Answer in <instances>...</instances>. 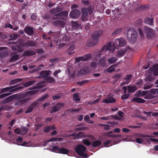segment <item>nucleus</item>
I'll use <instances>...</instances> for the list:
<instances>
[{
  "instance_id": "51",
  "label": "nucleus",
  "mask_w": 158,
  "mask_h": 158,
  "mask_svg": "<svg viewBox=\"0 0 158 158\" xmlns=\"http://www.w3.org/2000/svg\"><path fill=\"white\" fill-rule=\"evenodd\" d=\"M130 94L128 93L127 94H123L121 96V98L123 100L127 99L129 97Z\"/></svg>"
},
{
  "instance_id": "9",
  "label": "nucleus",
  "mask_w": 158,
  "mask_h": 158,
  "mask_svg": "<svg viewBox=\"0 0 158 158\" xmlns=\"http://www.w3.org/2000/svg\"><path fill=\"white\" fill-rule=\"evenodd\" d=\"M90 6H90L88 8H82L81 9L82 15L87 16L89 12V15L92 14L93 13V9L91 7H90Z\"/></svg>"
},
{
  "instance_id": "43",
  "label": "nucleus",
  "mask_w": 158,
  "mask_h": 158,
  "mask_svg": "<svg viewBox=\"0 0 158 158\" xmlns=\"http://www.w3.org/2000/svg\"><path fill=\"white\" fill-rule=\"evenodd\" d=\"M45 80L47 82L50 83H53L55 81V80L51 77H47Z\"/></svg>"
},
{
  "instance_id": "35",
  "label": "nucleus",
  "mask_w": 158,
  "mask_h": 158,
  "mask_svg": "<svg viewBox=\"0 0 158 158\" xmlns=\"http://www.w3.org/2000/svg\"><path fill=\"white\" fill-rule=\"evenodd\" d=\"M102 142L101 141L98 140L94 141L92 144V146L93 147H95L101 145Z\"/></svg>"
},
{
  "instance_id": "50",
  "label": "nucleus",
  "mask_w": 158,
  "mask_h": 158,
  "mask_svg": "<svg viewBox=\"0 0 158 158\" xmlns=\"http://www.w3.org/2000/svg\"><path fill=\"white\" fill-rule=\"evenodd\" d=\"M154 79V78L151 75H148L145 78L146 81H152Z\"/></svg>"
},
{
  "instance_id": "20",
  "label": "nucleus",
  "mask_w": 158,
  "mask_h": 158,
  "mask_svg": "<svg viewBox=\"0 0 158 158\" xmlns=\"http://www.w3.org/2000/svg\"><path fill=\"white\" fill-rule=\"evenodd\" d=\"M144 22L150 25H154V19L152 18L148 17L145 19Z\"/></svg>"
},
{
  "instance_id": "8",
  "label": "nucleus",
  "mask_w": 158,
  "mask_h": 158,
  "mask_svg": "<svg viewBox=\"0 0 158 158\" xmlns=\"http://www.w3.org/2000/svg\"><path fill=\"white\" fill-rule=\"evenodd\" d=\"M80 11L77 9H74L72 10L69 14V16L72 18H76L80 15Z\"/></svg>"
},
{
  "instance_id": "49",
  "label": "nucleus",
  "mask_w": 158,
  "mask_h": 158,
  "mask_svg": "<svg viewBox=\"0 0 158 158\" xmlns=\"http://www.w3.org/2000/svg\"><path fill=\"white\" fill-rule=\"evenodd\" d=\"M39 101H38V100H37L36 101L34 102H33L32 103L31 105V106L33 107H38V105L39 104Z\"/></svg>"
},
{
  "instance_id": "60",
  "label": "nucleus",
  "mask_w": 158,
  "mask_h": 158,
  "mask_svg": "<svg viewBox=\"0 0 158 158\" xmlns=\"http://www.w3.org/2000/svg\"><path fill=\"white\" fill-rule=\"evenodd\" d=\"M134 95L138 97H142V92L141 90H139L136 92Z\"/></svg>"
},
{
  "instance_id": "25",
  "label": "nucleus",
  "mask_w": 158,
  "mask_h": 158,
  "mask_svg": "<svg viewBox=\"0 0 158 158\" xmlns=\"http://www.w3.org/2000/svg\"><path fill=\"white\" fill-rule=\"evenodd\" d=\"M49 75V73L48 70L43 71L40 72L39 77L40 78H44L48 76Z\"/></svg>"
},
{
  "instance_id": "41",
  "label": "nucleus",
  "mask_w": 158,
  "mask_h": 158,
  "mask_svg": "<svg viewBox=\"0 0 158 158\" xmlns=\"http://www.w3.org/2000/svg\"><path fill=\"white\" fill-rule=\"evenodd\" d=\"M31 99V98H26L24 99L19 100V101L21 104V105H23L26 102H27L28 100Z\"/></svg>"
},
{
  "instance_id": "13",
  "label": "nucleus",
  "mask_w": 158,
  "mask_h": 158,
  "mask_svg": "<svg viewBox=\"0 0 158 158\" xmlns=\"http://www.w3.org/2000/svg\"><path fill=\"white\" fill-rule=\"evenodd\" d=\"M116 101V99L114 97L108 96L107 98H104L102 100V102L103 103L108 104L114 103Z\"/></svg>"
},
{
  "instance_id": "47",
  "label": "nucleus",
  "mask_w": 158,
  "mask_h": 158,
  "mask_svg": "<svg viewBox=\"0 0 158 158\" xmlns=\"http://www.w3.org/2000/svg\"><path fill=\"white\" fill-rule=\"evenodd\" d=\"M24 87V86H20L19 87L17 88H15V89H12L10 90V93H9L10 94H11L12 92H13L15 91H16L18 90L21 89H23V88Z\"/></svg>"
},
{
  "instance_id": "19",
  "label": "nucleus",
  "mask_w": 158,
  "mask_h": 158,
  "mask_svg": "<svg viewBox=\"0 0 158 158\" xmlns=\"http://www.w3.org/2000/svg\"><path fill=\"white\" fill-rule=\"evenodd\" d=\"M132 77V75L131 74H128L126 75L124 79L126 81L125 82H123V85L128 84L130 81Z\"/></svg>"
},
{
  "instance_id": "44",
  "label": "nucleus",
  "mask_w": 158,
  "mask_h": 158,
  "mask_svg": "<svg viewBox=\"0 0 158 158\" xmlns=\"http://www.w3.org/2000/svg\"><path fill=\"white\" fill-rule=\"evenodd\" d=\"M113 43L114 46L120 47V39H117L114 40Z\"/></svg>"
},
{
  "instance_id": "52",
  "label": "nucleus",
  "mask_w": 158,
  "mask_h": 158,
  "mask_svg": "<svg viewBox=\"0 0 158 158\" xmlns=\"http://www.w3.org/2000/svg\"><path fill=\"white\" fill-rule=\"evenodd\" d=\"M60 148L59 147L57 146H55L53 147L52 148V150L53 152H56L57 153L59 152V150H60Z\"/></svg>"
},
{
  "instance_id": "36",
  "label": "nucleus",
  "mask_w": 158,
  "mask_h": 158,
  "mask_svg": "<svg viewBox=\"0 0 158 158\" xmlns=\"http://www.w3.org/2000/svg\"><path fill=\"white\" fill-rule=\"evenodd\" d=\"M91 57L90 54H88L85 55L84 56H82V61H86L89 59Z\"/></svg>"
},
{
  "instance_id": "59",
  "label": "nucleus",
  "mask_w": 158,
  "mask_h": 158,
  "mask_svg": "<svg viewBox=\"0 0 158 158\" xmlns=\"http://www.w3.org/2000/svg\"><path fill=\"white\" fill-rule=\"evenodd\" d=\"M48 96V94H45L43 96H42L40 98L38 99V101H42L47 98Z\"/></svg>"
},
{
  "instance_id": "63",
  "label": "nucleus",
  "mask_w": 158,
  "mask_h": 158,
  "mask_svg": "<svg viewBox=\"0 0 158 158\" xmlns=\"http://www.w3.org/2000/svg\"><path fill=\"white\" fill-rule=\"evenodd\" d=\"M14 132L15 133L18 134H20L21 135V129L19 128H16L15 129Z\"/></svg>"
},
{
  "instance_id": "1",
  "label": "nucleus",
  "mask_w": 158,
  "mask_h": 158,
  "mask_svg": "<svg viewBox=\"0 0 158 158\" xmlns=\"http://www.w3.org/2000/svg\"><path fill=\"white\" fill-rule=\"evenodd\" d=\"M105 50V54L106 55H113V52L114 51V47H112L110 42V43L107 46L106 45L104 46L101 49L100 53H98L97 56L98 57H101L102 55V53Z\"/></svg>"
},
{
  "instance_id": "24",
  "label": "nucleus",
  "mask_w": 158,
  "mask_h": 158,
  "mask_svg": "<svg viewBox=\"0 0 158 158\" xmlns=\"http://www.w3.org/2000/svg\"><path fill=\"white\" fill-rule=\"evenodd\" d=\"M73 100L76 103H78L80 101V98L79 96V93H76L73 95Z\"/></svg>"
},
{
  "instance_id": "29",
  "label": "nucleus",
  "mask_w": 158,
  "mask_h": 158,
  "mask_svg": "<svg viewBox=\"0 0 158 158\" xmlns=\"http://www.w3.org/2000/svg\"><path fill=\"white\" fill-rule=\"evenodd\" d=\"M106 58L105 56L103 57L100 59L99 61V64L102 67H104L106 66V63L105 62Z\"/></svg>"
},
{
  "instance_id": "16",
  "label": "nucleus",
  "mask_w": 158,
  "mask_h": 158,
  "mask_svg": "<svg viewBox=\"0 0 158 158\" xmlns=\"http://www.w3.org/2000/svg\"><path fill=\"white\" fill-rule=\"evenodd\" d=\"M14 99H15V94H14L3 99L2 101V103L5 104L10 102Z\"/></svg>"
},
{
  "instance_id": "28",
  "label": "nucleus",
  "mask_w": 158,
  "mask_h": 158,
  "mask_svg": "<svg viewBox=\"0 0 158 158\" xmlns=\"http://www.w3.org/2000/svg\"><path fill=\"white\" fill-rule=\"evenodd\" d=\"M22 80V78H17L14 79L10 81L9 83V85H13L14 84L20 82Z\"/></svg>"
},
{
  "instance_id": "42",
  "label": "nucleus",
  "mask_w": 158,
  "mask_h": 158,
  "mask_svg": "<svg viewBox=\"0 0 158 158\" xmlns=\"http://www.w3.org/2000/svg\"><path fill=\"white\" fill-rule=\"evenodd\" d=\"M21 135H24L27 132L28 129L25 127H23L21 129Z\"/></svg>"
},
{
  "instance_id": "12",
  "label": "nucleus",
  "mask_w": 158,
  "mask_h": 158,
  "mask_svg": "<svg viewBox=\"0 0 158 158\" xmlns=\"http://www.w3.org/2000/svg\"><path fill=\"white\" fill-rule=\"evenodd\" d=\"M62 8L59 6H57L56 7H54L51 9L50 10V12L52 14L54 15L57 13H59L63 10Z\"/></svg>"
},
{
  "instance_id": "53",
  "label": "nucleus",
  "mask_w": 158,
  "mask_h": 158,
  "mask_svg": "<svg viewBox=\"0 0 158 158\" xmlns=\"http://www.w3.org/2000/svg\"><path fill=\"white\" fill-rule=\"evenodd\" d=\"M7 55L6 52L4 51L0 52V58L2 59L4 58Z\"/></svg>"
},
{
  "instance_id": "5",
  "label": "nucleus",
  "mask_w": 158,
  "mask_h": 158,
  "mask_svg": "<svg viewBox=\"0 0 158 158\" xmlns=\"http://www.w3.org/2000/svg\"><path fill=\"white\" fill-rule=\"evenodd\" d=\"M68 13L69 12L67 10L62 11L59 13L55 14L54 16L57 17L58 19L65 20L66 19L65 18L67 17Z\"/></svg>"
},
{
  "instance_id": "18",
  "label": "nucleus",
  "mask_w": 158,
  "mask_h": 158,
  "mask_svg": "<svg viewBox=\"0 0 158 158\" xmlns=\"http://www.w3.org/2000/svg\"><path fill=\"white\" fill-rule=\"evenodd\" d=\"M98 41L92 39L89 40L87 41V45L88 46L92 47L97 44L98 43Z\"/></svg>"
},
{
  "instance_id": "21",
  "label": "nucleus",
  "mask_w": 158,
  "mask_h": 158,
  "mask_svg": "<svg viewBox=\"0 0 158 158\" xmlns=\"http://www.w3.org/2000/svg\"><path fill=\"white\" fill-rule=\"evenodd\" d=\"M132 102L137 103H143L145 102V100L139 97H134L132 99Z\"/></svg>"
},
{
  "instance_id": "22",
  "label": "nucleus",
  "mask_w": 158,
  "mask_h": 158,
  "mask_svg": "<svg viewBox=\"0 0 158 158\" xmlns=\"http://www.w3.org/2000/svg\"><path fill=\"white\" fill-rule=\"evenodd\" d=\"M127 88L129 94L133 93L137 89L136 86H130V85L127 86Z\"/></svg>"
},
{
  "instance_id": "58",
  "label": "nucleus",
  "mask_w": 158,
  "mask_h": 158,
  "mask_svg": "<svg viewBox=\"0 0 158 158\" xmlns=\"http://www.w3.org/2000/svg\"><path fill=\"white\" fill-rule=\"evenodd\" d=\"M51 129V127L50 126H47L45 127L44 131L45 133L48 132Z\"/></svg>"
},
{
  "instance_id": "30",
  "label": "nucleus",
  "mask_w": 158,
  "mask_h": 158,
  "mask_svg": "<svg viewBox=\"0 0 158 158\" xmlns=\"http://www.w3.org/2000/svg\"><path fill=\"white\" fill-rule=\"evenodd\" d=\"M37 44L34 42L28 41L26 42L25 44V45L27 47H35L36 46Z\"/></svg>"
},
{
  "instance_id": "7",
  "label": "nucleus",
  "mask_w": 158,
  "mask_h": 158,
  "mask_svg": "<svg viewBox=\"0 0 158 158\" xmlns=\"http://www.w3.org/2000/svg\"><path fill=\"white\" fill-rule=\"evenodd\" d=\"M64 106V104L62 103H58L56 106H53L52 107V110L50 111V113H52L59 110Z\"/></svg>"
},
{
  "instance_id": "38",
  "label": "nucleus",
  "mask_w": 158,
  "mask_h": 158,
  "mask_svg": "<svg viewBox=\"0 0 158 158\" xmlns=\"http://www.w3.org/2000/svg\"><path fill=\"white\" fill-rule=\"evenodd\" d=\"M89 82V80H82L81 81H78L77 82V84L79 85L80 86L85 85L86 84L88 83Z\"/></svg>"
},
{
  "instance_id": "2",
  "label": "nucleus",
  "mask_w": 158,
  "mask_h": 158,
  "mask_svg": "<svg viewBox=\"0 0 158 158\" xmlns=\"http://www.w3.org/2000/svg\"><path fill=\"white\" fill-rule=\"evenodd\" d=\"M86 150V148L81 144L77 145L75 147V150L76 152L84 158H87L88 157L87 154L84 153Z\"/></svg>"
},
{
  "instance_id": "40",
  "label": "nucleus",
  "mask_w": 158,
  "mask_h": 158,
  "mask_svg": "<svg viewBox=\"0 0 158 158\" xmlns=\"http://www.w3.org/2000/svg\"><path fill=\"white\" fill-rule=\"evenodd\" d=\"M19 59V55L18 54L12 56V57L10 59V62L16 61Z\"/></svg>"
},
{
  "instance_id": "27",
  "label": "nucleus",
  "mask_w": 158,
  "mask_h": 158,
  "mask_svg": "<svg viewBox=\"0 0 158 158\" xmlns=\"http://www.w3.org/2000/svg\"><path fill=\"white\" fill-rule=\"evenodd\" d=\"M35 81L34 80L29 81L25 83H23V85L25 87H27L33 85L35 82Z\"/></svg>"
},
{
  "instance_id": "55",
  "label": "nucleus",
  "mask_w": 158,
  "mask_h": 158,
  "mask_svg": "<svg viewBox=\"0 0 158 158\" xmlns=\"http://www.w3.org/2000/svg\"><path fill=\"white\" fill-rule=\"evenodd\" d=\"M115 71V69L113 67V66L111 65L107 69V71L109 73H111Z\"/></svg>"
},
{
  "instance_id": "26",
  "label": "nucleus",
  "mask_w": 158,
  "mask_h": 158,
  "mask_svg": "<svg viewBox=\"0 0 158 158\" xmlns=\"http://www.w3.org/2000/svg\"><path fill=\"white\" fill-rule=\"evenodd\" d=\"M72 28L74 30H76L80 27L81 25L76 21H72L71 22Z\"/></svg>"
},
{
  "instance_id": "17",
  "label": "nucleus",
  "mask_w": 158,
  "mask_h": 158,
  "mask_svg": "<svg viewBox=\"0 0 158 158\" xmlns=\"http://www.w3.org/2000/svg\"><path fill=\"white\" fill-rule=\"evenodd\" d=\"M150 69L152 70L153 74L154 76H158V64L153 65L152 67Z\"/></svg>"
},
{
  "instance_id": "39",
  "label": "nucleus",
  "mask_w": 158,
  "mask_h": 158,
  "mask_svg": "<svg viewBox=\"0 0 158 158\" xmlns=\"http://www.w3.org/2000/svg\"><path fill=\"white\" fill-rule=\"evenodd\" d=\"M123 30L122 28L120 27L116 29L112 33V35H115L117 34L120 32H121Z\"/></svg>"
},
{
  "instance_id": "3",
  "label": "nucleus",
  "mask_w": 158,
  "mask_h": 158,
  "mask_svg": "<svg viewBox=\"0 0 158 158\" xmlns=\"http://www.w3.org/2000/svg\"><path fill=\"white\" fill-rule=\"evenodd\" d=\"M36 93V91L32 90L23 93L15 94V99L18 100L24 99L27 98H29L27 97V96H29L30 95H34Z\"/></svg>"
},
{
  "instance_id": "46",
  "label": "nucleus",
  "mask_w": 158,
  "mask_h": 158,
  "mask_svg": "<svg viewBox=\"0 0 158 158\" xmlns=\"http://www.w3.org/2000/svg\"><path fill=\"white\" fill-rule=\"evenodd\" d=\"M120 47L123 46L126 44V42L125 40L123 38H120Z\"/></svg>"
},
{
  "instance_id": "15",
  "label": "nucleus",
  "mask_w": 158,
  "mask_h": 158,
  "mask_svg": "<svg viewBox=\"0 0 158 158\" xmlns=\"http://www.w3.org/2000/svg\"><path fill=\"white\" fill-rule=\"evenodd\" d=\"M36 52L33 50H27L25 51L23 53V56H31L35 55Z\"/></svg>"
},
{
  "instance_id": "37",
  "label": "nucleus",
  "mask_w": 158,
  "mask_h": 158,
  "mask_svg": "<svg viewBox=\"0 0 158 158\" xmlns=\"http://www.w3.org/2000/svg\"><path fill=\"white\" fill-rule=\"evenodd\" d=\"M69 152L68 150L67 149L62 148H60V150H59V152L63 154H67Z\"/></svg>"
},
{
  "instance_id": "31",
  "label": "nucleus",
  "mask_w": 158,
  "mask_h": 158,
  "mask_svg": "<svg viewBox=\"0 0 158 158\" xmlns=\"http://www.w3.org/2000/svg\"><path fill=\"white\" fill-rule=\"evenodd\" d=\"M75 48V46L74 44L70 45L69 48L68 49V54L69 55H71L74 53V50Z\"/></svg>"
},
{
  "instance_id": "64",
  "label": "nucleus",
  "mask_w": 158,
  "mask_h": 158,
  "mask_svg": "<svg viewBox=\"0 0 158 158\" xmlns=\"http://www.w3.org/2000/svg\"><path fill=\"white\" fill-rule=\"evenodd\" d=\"M33 110V108L31 106H30L28 108L27 111L25 112V114L31 112Z\"/></svg>"
},
{
  "instance_id": "57",
  "label": "nucleus",
  "mask_w": 158,
  "mask_h": 158,
  "mask_svg": "<svg viewBox=\"0 0 158 158\" xmlns=\"http://www.w3.org/2000/svg\"><path fill=\"white\" fill-rule=\"evenodd\" d=\"M83 143L87 146H89L91 144L90 142L87 139H84L83 140Z\"/></svg>"
},
{
  "instance_id": "34",
  "label": "nucleus",
  "mask_w": 158,
  "mask_h": 158,
  "mask_svg": "<svg viewBox=\"0 0 158 158\" xmlns=\"http://www.w3.org/2000/svg\"><path fill=\"white\" fill-rule=\"evenodd\" d=\"M141 137H143V138H142V139L143 140H145L147 141V142L149 144L150 143V139H149L148 138H146V137H153L152 136H150L149 135H144V134H141Z\"/></svg>"
},
{
  "instance_id": "23",
  "label": "nucleus",
  "mask_w": 158,
  "mask_h": 158,
  "mask_svg": "<svg viewBox=\"0 0 158 158\" xmlns=\"http://www.w3.org/2000/svg\"><path fill=\"white\" fill-rule=\"evenodd\" d=\"M126 51V49H121L117 52L116 56L118 57H120L124 55Z\"/></svg>"
},
{
  "instance_id": "6",
  "label": "nucleus",
  "mask_w": 158,
  "mask_h": 158,
  "mask_svg": "<svg viewBox=\"0 0 158 158\" xmlns=\"http://www.w3.org/2000/svg\"><path fill=\"white\" fill-rule=\"evenodd\" d=\"M144 29L148 38L151 37L154 35V33L152 29L149 28L147 26H145L144 27Z\"/></svg>"
},
{
  "instance_id": "10",
  "label": "nucleus",
  "mask_w": 158,
  "mask_h": 158,
  "mask_svg": "<svg viewBox=\"0 0 158 158\" xmlns=\"http://www.w3.org/2000/svg\"><path fill=\"white\" fill-rule=\"evenodd\" d=\"M24 31L26 34L29 36L32 35L34 33L33 27H31L29 26L25 27Z\"/></svg>"
},
{
  "instance_id": "14",
  "label": "nucleus",
  "mask_w": 158,
  "mask_h": 158,
  "mask_svg": "<svg viewBox=\"0 0 158 158\" xmlns=\"http://www.w3.org/2000/svg\"><path fill=\"white\" fill-rule=\"evenodd\" d=\"M55 20L52 23L56 26H59L61 27H64V23L63 21L59 20Z\"/></svg>"
},
{
  "instance_id": "56",
  "label": "nucleus",
  "mask_w": 158,
  "mask_h": 158,
  "mask_svg": "<svg viewBox=\"0 0 158 158\" xmlns=\"http://www.w3.org/2000/svg\"><path fill=\"white\" fill-rule=\"evenodd\" d=\"M101 99L100 98H98L97 99L93 101L92 102H89L88 103L90 105L94 104L98 102L101 100Z\"/></svg>"
},
{
  "instance_id": "33",
  "label": "nucleus",
  "mask_w": 158,
  "mask_h": 158,
  "mask_svg": "<svg viewBox=\"0 0 158 158\" xmlns=\"http://www.w3.org/2000/svg\"><path fill=\"white\" fill-rule=\"evenodd\" d=\"M90 118L89 116L87 115L85 116L84 117V120L87 123L89 124H93L94 123V121L92 120H90Z\"/></svg>"
},
{
  "instance_id": "62",
  "label": "nucleus",
  "mask_w": 158,
  "mask_h": 158,
  "mask_svg": "<svg viewBox=\"0 0 158 158\" xmlns=\"http://www.w3.org/2000/svg\"><path fill=\"white\" fill-rule=\"evenodd\" d=\"M10 95V93H4L0 95V99L3 98Z\"/></svg>"
},
{
  "instance_id": "4",
  "label": "nucleus",
  "mask_w": 158,
  "mask_h": 158,
  "mask_svg": "<svg viewBox=\"0 0 158 158\" xmlns=\"http://www.w3.org/2000/svg\"><path fill=\"white\" fill-rule=\"evenodd\" d=\"M137 35V32L133 28H130L128 29L127 37L128 40L131 42L132 43L135 41Z\"/></svg>"
},
{
  "instance_id": "45",
  "label": "nucleus",
  "mask_w": 158,
  "mask_h": 158,
  "mask_svg": "<svg viewBox=\"0 0 158 158\" xmlns=\"http://www.w3.org/2000/svg\"><path fill=\"white\" fill-rule=\"evenodd\" d=\"M10 87H5L3 88H2L1 89V93L2 94L3 93L6 92H7L8 91H10Z\"/></svg>"
},
{
  "instance_id": "48",
  "label": "nucleus",
  "mask_w": 158,
  "mask_h": 158,
  "mask_svg": "<svg viewBox=\"0 0 158 158\" xmlns=\"http://www.w3.org/2000/svg\"><path fill=\"white\" fill-rule=\"evenodd\" d=\"M61 138H52L51 139H49L48 141L45 142V144L47 143L48 142H52V141H60Z\"/></svg>"
},
{
  "instance_id": "54",
  "label": "nucleus",
  "mask_w": 158,
  "mask_h": 158,
  "mask_svg": "<svg viewBox=\"0 0 158 158\" xmlns=\"http://www.w3.org/2000/svg\"><path fill=\"white\" fill-rule=\"evenodd\" d=\"M154 98L153 96L151 94H147L145 97L144 98L145 99H152Z\"/></svg>"
},
{
  "instance_id": "32",
  "label": "nucleus",
  "mask_w": 158,
  "mask_h": 158,
  "mask_svg": "<svg viewBox=\"0 0 158 158\" xmlns=\"http://www.w3.org/2000/svg\"><path fill=\"white\" fill-rule=\"evenodd\" d=\"M117 59L115 57H111L107 60L108 63L110 64H113L117 61Z\"/></svg>"
},
{
  "instance_id": "61",
  "label": "nucleus",
  "mask_w": 158,
  "mask_h": 158,
  "mask_svg": "<svg viewBox=\"0 0 158 158\" xmlns=\"http://www.w3.org/2000/svg\"><path fill=\"white\" fill-rule=\"evenodd\" d=\"M61 72V70L60 69H58L57 70H56L53 73V75L55 77H56V78H58V77L57 74L58 73H60Z\"/></svg>"
},
{
  "instance_id": "11",
  "label": "nucleus",
  "mask_w": 158,
  "mask_h": 158,
  "mask_svg": "<svg viewBox=\"0 0 158 158\" xmlns=\"http://www.w3.org/2000/svg\"><path fill=\"white\" fill-rule=\"evenodd\" d=\"M102 34V31L101 30H98L95 31L94 33L92 34V37L93 38V39L98 40L99 38L101 36Z\"/></svg>"
}]
</instances>
